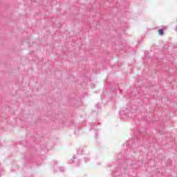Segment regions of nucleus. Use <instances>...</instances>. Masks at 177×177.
<instances>
[{"mask_svg": "<svg viewBox=\"0 0 177 177\" xmlns=\"http://www.w3.org/2000/svg\"><path fill=\"white\" fill-rule=\"evenodd\" d=\"M131 145V149H135L136 147L142 146V140L138 139L137 137L133 138L131 140L128 141L127 146Z\"/></svg>", "mask_w": 177, "mask_h": 177, "instance_id": "f257e3e1", "label": "nucleus"}, {"mask_svg": "<svg viewBox=\"0 0 177 177\" xmlns=\"http://www.w3.org/2000/svg\"><path fill=\"white\" fill-rule=\"evenodd\" d=\"M86 150V148L85 147H81L77 150V154H84V151Z\"/></svg>", "mask_w": 177, "mask_h": 177, "instance_id": "f03ea898", "label": "nucleus"}, {"mask_svg": "<svg viewBox=\"0 0 177 177\" xmlns=\"http://www.w3.org/2000/svg\"><path fill=\"white\" fill-rule=\"evenodd\" d=\"M57 172H64V169L63 167H57L55 168Z\"/></svg>", "mask_w": 177, "mask_h": 177, "instance_id": "7ed1b4c3", "label": "nucleus"}, {"mask_svg": "<svg viewBox=\"0 0 177 177\" xmlns=\"http://www.w3.org/2000/svg\"><path fill=\"white\" fill-rule=\"evenodd\" d=\"M75 160H77V157H75V156H73V158L69 160V163L73 164V162H75Z\"/></svg>", "mask_w": 177, "mask_h": 177, "instance_id": "20e7f679", "label": "nucleus"}, {"mask_svg": "<svg viewBox=\"0 0 177 177\" xmlns=\"http://www.w3.org/2000/svg\"><path fill=\"white\" fill-rule=\"evenodd\" d=\"M158 32L159 35H164V30H162V29H159V30H158Z\"/></svg>", "mask_w": 177, "mask_h": 177, "instance_id": "39448f33", "label": "nucleus"}, {"mask_svg": "<svg viewBox=\"0 0 177 177\" xmlns=\"http://www.w3.org/2000/svg\"><path fill=\"white\" fill-rule=\"evenodd\" d=\"M84 161H85V162H88V161H89V158H84Z\"/></svg>", "mask_w": 177, "mask_h": 177, "instance_id": "423d86ee", "label": "nucleus"}, {"mask_svg": "<svg viewBox=\"0 0 177 177\" xmlns=\"http://www.w3.org/2000/svg\"><path fill=\"white\" fill-rule=\"evenodd\" d=\"M120 114L122 115V114H124V111H120Z\"/></svg>", "mask_w": 177, "mask_h": 177, "instance_id": "0eeeda50", "label": "nucleus"}]
</instances>
